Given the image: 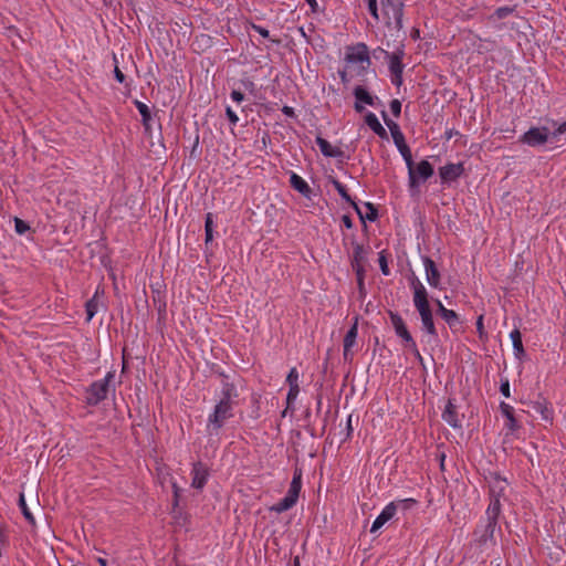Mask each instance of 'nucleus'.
Segmentation results:
<instances>
[{
    "label": "nucleus",
    "instance_id": "f257e3e1",
    "mask_svg": "<svg viewBox=\"0 0 566 566\" xmlns=\"http://www.w3.org/2000/svg\"><path fill=\"white\" fill-rule=\"evenodd\" d=\"M410 287L413 292L412 302L419 313L422 331L429 336V340H438L439 335L434 325L432 310L429 304L427 289L417 276H413L410 280Z\"/></svg>",
    "mask_w": 566,
    "mask_h": 566
},
{
    "label": "nucleus",
    "instance_id": "f03ea898",
    "mask_svg": "<svg viewBox=\"0 0 566 566\" xmlns=\"http://www.w3.org/2000/svg\"><path fill=\"white\" fill-rule=\"evenodd\" d=\"M501 514V502L499 496H492L486 507L485 515L476 526L475 534L481 544L494 541V534L497 528V520Z\"/></svg>",
    "mask_w": 566,
    "mask_h": 566
},
{
    "label": "nucleus",
    "instance_id": "7ed1b4c3",
    "mask_svg": "<svg viewBox=\"0 0 566 566\" xmlns=\"http://www.w3.org/2000/svg\"><path fill=\"white\" fill-rule=\"evenodd\" d=\"M562 135H566V122L558 124L552 133L545 126L532 127L520 137V142L530 147H537L548 140L557 143L560 140Z\"/></svg>",
    "mask_w": 566,
    "mask_h": 566
},
{
    "label": "nucleus",
    "instance_id": "20e7f679",
    "mask_svg": "<svg viewBox=\"0 0 566 566\" xmlns=\"http://www.w3.org/2000/svg\"><path fill=\"white\" fill-rule=\"evenodd\" d=\"M234 405L226 401H218L214 405L212 412L208 416L207 420V432L218 434L223 428L226 421L233 417Z\"/></svg>",
    "mask_w": 566,
    "mask_h": 566
},
{
    "label": "nucleus",
    "instance_id": "39448f33",
    "mask_svg": "<svg viewBox=\"0 0 566 566\" xmlns=\"http://www.w3.org/2000/svg\"><path fill=\"white\" fill-rule=\"evenodd\" d=\"M115 378V371H108L103 379L96 380L86 389L85 402L88 406H96L107 398L111 382Z\"/></svg>",
    "mask_w": 566,
    "mask_h": 566
},
{
    "label": "nucleus",
    "instance_id": "423d86ee",
    "mask_svg": "<svg viewBox=\"0 0 566 566\" xmlns=\"http://www.w3.org/2000/svg\"><path fill=\"white\" fill-rule=\"evenodd\" d=\"M380 4L386 24H395L397 28H401L403 1L382 0Z\"/></svg>",
    "mask_w": 566,
    "mask_h": 566
},
{
    "label": "nucleus",
    "instance_id": "0eeeda50",
    "mask_svg": "<svg viewBox=\"0 0 566 566\" xmlns=\"http://www.w3.org/2000/svg\"><path fill=\"white\" fill-rule=\"evenodd\" d=\"M355 98H356V112H361L365 106L377 107L380 105L379 98L368 92L361 85H356L355 90Z\"/></svg>",
    "mask_w": 566,
    "mask_h": 566
},
{
    "label": "nucleus",
    "instance_id": "6e6552de",
    "mask_svg": "<svg viewBox=\"0 0 566 566\" xmlns=\"http://www.w3.org/2000/svg\"><path fill=\"white\" fill-rule=\"evenodd\" d=\"M424 273H426V281L428 284L433 289H440L441 285V274L438 270L434 261L430 259L429 256H422L421 258Z\"/></svg>",
    "mask_w": 566,
    "mask_h": 566
},
{
    "label": "nucleus",
    "instance_id": "1a4fd4ad",
    "mask_svg": "<svg viewBox=\"0 0 566 566\" xmlns=\"http://www.w3.org/2000/svg\"><path fill=\"white\" fill-rule=\"evenodd\" d=\"M191 486L197 490H202L207 484L209 478V470L201 461L192 463L191 468Z\"/></svg>",
    "mask_w": 566,
    "mask_h": 566
},
{
    "label": "nucleus",
    "instance_id": "9d476101",
    "mask_svg": "<svg viewBox=\"0 0 566 566\" xmlns=\"http://www.w3.org/2000/svg\"><path fill=\"white\" fill-rule=\"evenodd\" d=\"M356 75H359L361 72H368L371 62L369 50L365 43H356Z\"/></svg>",
    "mask_w": 566,
    "mask_h": 566
},
{
    "label": "nucleus",
    "instance_id": "9b49d317",
    "mask_svg": "<svg viewBox=\"0 0 566 566\" xmlns=\"http://www.w3.org/2000/svg\"><path fill=\"white\" fill-rule=\"evenodd\" d=\"M464 172L462 163L448 164L439 168V176L443 184H449L457 180Z\"/></svg>",
    "mask_w": 566,
    "mask_h": 566
},
{
    "label": "nucleus",
    "instance_id": "f8f14e48",
    "mask_svg": "<svg viewBox=\"0 0 566 566\" xmlns=\"http://www.w3.org/2000/svg\"><path fill=\"white\" fill-rule=\"evenodd\" d=\"M500 411H501L502 416L505 418L504 427L507 430V432L513 434L516 431H518L521 428V424L517 421V419L515 418L514 408L511 405L502 401L500 403Z\"/></svg>",
    "mask_w": 566,
    "mask_h": 566
},
{
    "label": "nucleus",
    "instance_id": "ddd939ff",
    "mask_svg": "<svg viewBox=\"0 0 566 566\" xmlns=\"http://www.w3.org/2000/svg\"><path fill=\"white\" fill-rule=\"evenodd\" d=\"M397 512V505L395 502H390L387 504L380 514L375 518L373 525L370 527L371 533H376L379 528H381L388 521H390Z\"/></svg>",
    "mask_w": 566,
    "mask_h": 566
},
{
    "label": "nucleus",
    "instance_id": "4468645a",
    "mask_svg": "<svg viewBox=\"0 0 566 566\" xmlns=\"http://www.w3.org/2000/svg\"><path fill=\"white\" fill-rule=\"evenodd\" d=\"M389 71L391 73V83L396 86L402 84L403 64L398 54H391L389 57Z\"/></svg>",
    "mask_w": 566,
    "mask_h": 566
},
{
    "label": "nucleus",
    "instance_id": "2eb2a0df",
    "mask_svg": "<svg viewBox=\"0 0 566 566\" xmlns=\"http://www.w3.org/2000/svg\"><path fill=\"white\" fill-rule=\"evenodd\" d=\"M345 61L346 65L343 69L337 70V74L344 84V86H347V84L350 82L352 76H348V69H350V65L354 63V45H347L345 49Z\"/></svg>",
    "mask_w": 566,
    "mask_h": 566
},
{
    "label": "nucleus",
    "instance_id": "dca6fc26",
    "mask_svg": "<svg viewBox=\"0 0 566 566\" xmlns=\"http://www.w3.org/2000/svg\"><path fill=\"white\" fill-rule=\"evenodd\" d=\"M239 397L235 380L223 381L221 385L220 401H226L235 405V399Z\"/></svg>",
    "mask_w": 566,
    "mask_h": 566
},
{
    "label": "nucleus",
    "instance_id": "f3484780",
    "mask_svg": "<svg viewBox=\"0 0 566 566\" xmlns=\"http://www.w3.org/2000/svg\"><path fill=\"white\" fill-rule=\"evenodd\" d=\"M381 116L384 118L386 126L390 130V134H391V137H392V140H394L396 147L406 143L405 135L401 132L399 125L396 122L388 118L386 111H381Z\"/></svg>",
    "mask_w": 566,
    "mask_h": 566
},
{
    "label": "nucleus",
    "instance_id": "a211bd4d",
    "mask_svg": "<svg viewBox=\"0 0 566 566\" xmlns=\"http://www.w3.org/2000/svg\"><path fill=\"white\" fill-rule=\"evenodd\" d=\"M397 149L399 150L400 155L405 159L406 165L408 167L409 184L415 185L416 184V172H415V168H413V159H412L411 150H410L409 146L407 145V143H403V144L397 146Z\"/></svg>",
    "mask_w": 566,
    "mask_h": 566
},
{
    "label": "nucleus",
    "instance_id": "6ab92c4d",
    "mask_svg": "<svg viewBox=\"0 0 566 566\" xmlns=\"http://www.w3.org/2000/svg\"><path fill=\"white\" fill-rule=\"evenodd\" d=\"M290 185L294 190L298 191L305 198H308V199L311 198V196L313 193L312 188L308 186V184L302 177H300L297 174H295L293 171L291 172V176H290Z\"/></svg>",
    "mask_w": 566,
    "mask_h": 566
},
{
    "label": "nucleus",
    "instance_id": "aec40b11",
    "mask_svg": "<svg viewBox=\"0 0 566 566\" xmlns=\"http://www.w3.org/2000/svg\"><path fill=\"white\" fill-rule=\"evenodd\" d=\"M442 419L452 428L461 427V420L458 416L457 407L452 403L451 400L448 401L442 412Z\"/></svg>",
    "mask_w": 566,
    "mask_h": 566
},
{
    "label": "nucleus",
    "instance_id": "412c9836",
    "mask_svg": "<svg viewBox=\"0 0 566 566\" xmlns=\"http://www.w3.org/2000/svg\"><path fill=\"white\" fill-rule=\"evenodd\" d=\"M365 123L378 137H380L381 139L388 138L387 130L384 128V126L380 124L379 119L374 113L369 112L366 114Z\"/></svg>",
    "mask_w": 566,
    "mask_h": 566
},
{
    "label": "nucleus",
    "instance_id": "4be33fe9",
    "mask_svg": "<svg viewBox=\"0 0 566 566\" xmlns=\"http://www.w3.org/2000/svg\"><path fill=\"white\" fill-rule=\"evenodd\" d=\"M356 214L358 216L359 220L365 224L366 221H375L378 217V211L376 207L370 202L364 203V209H360L356 205Z\"/></svg>",
    "mask_w": 566,
    "mask_h": 566
},
{
    "label": "nucleus",
    "instance_id": "5701e85b",
    "mask_svg": "<svg viewBox=\"0 0 566 566\" xmlns=\"http://www.w3.org/2000/svg\"><path fill=\"white\" fill-rule=\"evenodd\" d=\"M302 475H303L302 469L296 467L293 471V478H292L289 491L286 493L287 495L292 496L296 501L298 500L300 492L302 489Z\"/></svg>",
    "mask_w": 566,
    "mask_h": 566
},
{
    "label": "nucleus",
    "instance_id": "b1692460",
    "mask_svg": "<svg viewBox=\"0 0 566 566\" xmlns=\"http://www.w3.org/2000/svg\"><path fill=\"white\" fill-rule=\"evenodd\" d=\"M416 184L411 185L412 187L417 186L419 184V180H427L433 175V167L428 160H421L416 169Z\"/></svg>",
    "mask_w": 566,
    "mask_h": 566
},
{
    "label": "nucleus",
    "instance_id": "393cba45",
    "mask_svg": "<svg viewBox=\"0 0 566 566\" xmlns=\"http://www.w3.org/2000/svg\"><path fill=\"white\" fill-rule=\"evenodd\" d=\"M532 409L535 412L539 413L543 420H545L547 422L553 421L554 411L547 401H545V400L534 401V402H532Z\"/></svg>",
    "mask_w": 566,
    "mask_h": 566
},
{
    "label": "nucleus",
    "instance_id": "a878e982",
    "mask_svg": "<svg viewBox=\"0 0 566 566\" xmlns=\"http://www.w3.org/2000/svg\"><path fill=\"white\" fill-rule=\"evenodd\" d=\"M316 145L318 146L321 153L326 157L338 158L343 156V153L339 148L332 146L325 138L317 136Z\"/></svg>",
    "mask_w": 566,
    "mask_h": 566
},
{
    "label": "nucleus",
    "instance_id": "bb28decb",
    "mask_svg": "<svg viewBox=\"0 0 566 566\" xmlns=\"http://www.w3.org/2000/svg\"><path fill=\"white\" fill-rule=\"evenodd\" d=\"M510 338L513 345V353L515 358L522 359L525 356V349L522 342V334L518 328H514L510 333Z\"/></svg>",
    "mask_w": 566,
    "mask_h": 566
},
{
    "label": "nucleus",
    "instance_id": "cd10ccee",
    "mask_svg": "<svg viewBox=\"0 0 566 566\" xmlns=\"http://www.w3.org/2000/svg\"><path fill=\"white\" fill-rule=\"evenodd\" d=\"M136 108L138 109L142 116V124L146 132L150 130V120H151V112L150 108L143 102L136 99L134 101Z\"/></svg>",
    "mask_w": 566,
    "mask_h": 566
},
{
    "label": "nucleus",
    "instance_id": "c85d7f7f",
    "mask_svg": "<svg viewBox=\"0 0 566 566\" xmlns=\"http://www.w3.org/2000/svg\"><path fill=\"white\" fill-rule=\"evenodd\" d=\"M354 345V325L347 331L344 338V359L348 363H352L354 359V353L352 352V346Z\"/></svg>",
    "mask_w": 566,
    "mask_h": 566
},
{
    "label": "nucleus",
    "instance_id": "c756f323",
    "mask_svg": "<svg viewBox=\"0 0 566 566\" xmlns=\"http://www.w3.org/2000/svg\"><path fill=\"white\" fill-rule=\"evenodd\" d=\"M296 502L297 501L295 499L286 494L282 500L272 505L270 511L275 513H283L291 510L296 504Z\"/></svg>",
    "mask_w": 566,
    "mask_h": 566
},
{
    "label": "nucleus",
    "instance_id": "7c9ffc66",
    "mask_svg": "<svg viewBox=\"0 0 566 566\" xmlns=\"http://www.w3.org/2000/svg\"><path fill=\"white\" fill-rule=\"evenodd\" d=\"M300 394V386L289 387L287 396H286V407L282 411V417L284 418L289 411L293 412L294 408V401L296 400L297 396Z\"/></svg>",
    "mask_w": 566,
    "mask_h": 566
},
{
    "label": "nucleus",
    "instance_id": "2f4dec72",
    "mask_svg": "<svg viewBox=\"0 0 566 566\" xmlns=\"http://www.w3.org/2000/svg\"><path fill=\"white\" fill-rule=\"evenodd\" d=\"M389 318L395 334L399 336L407 328L403 318L396 312H389Z\"/></svg>",
    "mask_w": 566,
    "mask_h": 566
},
{
    "label": "nucleus",
    "instance_id": "473e14b6",
    "mask_svg": "<svg viewBox=\"0 0 566 566\" xmlns=\"http://www.w3.org/2000/svg\"><path fill=\"white\" fill-rule=\"evenodd\" d=\"M98 290H96L94 296L85 303L86 321L90 322L98 311Z\"/></svg>",
    "mask_w": 566,
    "mask_h": 566
},
{
    "label": "nucleus",
    "instance_id": "72a5a7b5",
    "mask_svg": "<svg viewBox=\"0 0 566 566\" xmlns=\"http://www.w3.org/2000/svg\"><path fill=\"white\" fill-rule=\"evenodd\" d=\"M18 505L21 510V513L22 515L24 516V518L32 525V526H35V518L33 516V514L31 513V511L29 510L28 505H27V502H25V497H24V494L21 493L20 496H19V501H18Z\"/></svg>",
    "mask_w": 566,
    "mask_h": 566
},
{
    "label": "nucleus",
    "instance_id": "f704fd0d",
    "mask_svg": "<svg viewBox=\"0 0 566 566\" xmlns=\"http://www.w3.org/2000/svg\"><path fill=\"white\" fill-rule=\"evenodd\" d=\"M332 182H333L335 189L337 190V192L339 193V196L344 200H346V202H348L352 207H354V198L349 195L348 189L346 188V186L343 185L337 179H333Z\"/></svg>",
    "mask_w": 566,
    "mask_h": 566
},
{
    "label": "nucleus",
    "instance_id": "c9c22d12",
    "mask_svg": "<svg viewBox=\"0 0 566 566\" xmlns=\"http://www.w3.org/2000/svg\"><path fill=\"white\" fill-rule=\"evenodd\" d=\"M234 86L238 85V87H241V91L249 92L250 94L254 95L256 92V85L255 83L248 76H244L240 78L237 83L233 84Z\"/></svg>",
    "mask_w": 566,
    "mask_h": 566
},
{
    "label": "nucleus",
    "instance_id": "e433bc0d",
    "mask_svg": "<svg viewBox=\"0 0 566 566\" xmlns=\"http://www.w3.org/2000/svg\"><path fill=\"white\" fill-rule=\"evenodd\" d=\"M440 316L446 321L450 328L455 327L460 323L459 316L453 310H443Z\"/></svg>",
    "mask_w": 566,
    "mask_h": 566
},
{
    "label": "nucleus",
    "instance_id": "4c0bfd02",
    "mask_svg": "<svg viewBox=\"0 0 566 566\" xmlns=\"http://www.w3.org/2000/svg\"><path fill=\"white\" fill-rule=\"evenodd\" d=\"M513 12H514V7H509V6L500 7L494 11V13L490 17V19L502 20V19H505L506 17H509L510 14H512Z\"/></svg>",
    "mask_w": 566,
    "mask_h": 566
},
{
    "label": "nucleus",
    "instance_id": "58836bf2",
    "mask_svg": "<svg viewBox=\"0 0 566 566\" xmlns=\"http://www.w3.org/2000/svg\"><path fill=\"white\" fill-rule=\"evenodd\" d=\"M206 243H209L213 239V220L212 213H207L205 222Z\"/></svg>",
    "mask_w": 566,
    "mask_h": 566
},
{
    "label": "nucleus",
    "instance_id": "ea45409f",
    "mask_svg": "<svg viewBox=\"0 0 566 566\" xmlns=\"http://www.w3.org/2000/svg\"><path fill=\"white\" fill-rule=\"evenodd\" d=\"M113 60H114V63H115V65H114V76H115V80L118 83L124 84L125 86H129V84L126 81L125 74L122 72V70L118 66V60H117V56L115 54L113 55Z\"/></svg>",
    "mask_w": 566,
    "mask_h": 566
},
{
    "label": "nucleus",
    "instance_id": "a19ab883",
    "mask_svg": "<svg viewBox=\"0 0 566 566\" xmlns=\"http://www.w3.org/2000/svg\"><path fill=\"white\" fill-rule=\"evenodd\" d=\"M398 337L401 339L402 346L405 348L413 347V344L416 343L408 327L405 328L403 332Z\"/></svg>",
    "mask_w": 566,
    "mask_h": 566
},
{
    "label": "nucleus",
    "instance_id": "79ce46f5",
    "mask_svg": "<svg viewBox=\"0 0 566 566\" xmlns=\"http://www.w3.org/2000/svg\"><path fill=\"white\" fill-rule=\"evenodd\" d=\"M378 263L380 266V271L385 276H388L390 274V270L388 266V261L385 254V251H381L378 256Z\"/></svg>",
    "mask_w": 566,
    "mask_h": 566
},
{
    "label": "nucleus",
    "instance_id": "37998d69",
    "mask_svg": "<svg viewBox=\"0 0 566 566\" xmlns=\"http://www.w3.org/2000/svg\"><path fill=\"white\" fill-rule=\"evenodd\" d=\"M14 229L18 234H24L27 231L30 230V226L22 219L15 217L14 218Z\"/></svg>",
    "mask_w": 566,
    "mask_h": 566
},
{
    "label": "nucleus",
    "instance_id": "c03bdc74",
    "mask_svg": "<svg viewBox=\"0 0 566 566\" xmlns=\"http://www.w3.org/2000/svg\"><path fill=\"white\" fill-rule=\"evenodd\" d=\"M286 382L289 387L300 386L298 385V373L295 367L291 368L290 373L286 376Z\"/></svg>",
    "mask_w": 566,
    "mask_h": 566
},
{
    "label": "nucleus",
    "instance_id": "a18cd8bd",
    "mask_svg": "<svg viewBox=\"0 0 566 566\" xmlns=\"http://www.w3.org/2000/svg\"><path fill=\"white\" fill-rule=\"evenodd\" d=\"M230 97H231V99L233 102H235L238 104L243 102L244 98H245L243 92L241 91V87H235L234 85H233V88H232V91L230 93Z\"/></svg>",
    "mask_w": 566,
    "mask_h": 566
},
{
    "label": "nucleus",
    "instance_id": "49530a36",
    "mask_svg": "<svg viewBox=\"0 0 566 566\" xmlns=\"http://www.w3.org/2000/svg\"><path fill=\"white\" fill-rule=\"evenodd\" d=\"M154 304L157 307L159 314L166 313V302L160 296L159 291H157V296H154Z\"/></svg>",
    "mask_w": 566,
    "mask_h": 566
},
{
    "label": "nucleus",
    "instance_id": "de8ad7c7",
    "mask_svg": "<svg viewBox=\"0 0 566 566\" xmlns=\"http://www.w3.org/2000/svg\"><path fill=\"white\" fill-rule=\"evenodd\" d=\"M395 503L397 505V510L401 509V510L406 511V510L411 509L413 505H416L417 502L413 499H403V500H399Z\"/></svg>",
    "mask_w": 566,
    "mask_h": 566
},
{
    "label": "nucleus",
    "instance_id": "09e8293b",
    "mask_svg": "<svg viewBox=\"0 0 566 566\" xmlns=\"http://www.w3.org/2000/svg\"><path fill=\"white\" fill-rule=\"evenodd\" d=\"M475 325H476V332L479 334L480 339L485 340L488 335H486V332L484 329L483 315H480L478 317Z\"/></svg>",
    "mask_w": 566,
    "mask_h": 566
},
{
    "label": "nucleus",
    "instance_id": "8fccbe9b",
    "mask_svg": "<svg viewBox=\"0 0 566 566\" xmlns=\"http://www.w3.org/2000/svg\"><path fill=\"white\" fill-rule=\"evenodd\" d=\"M368 3V10L369 13L376 19L379 20V13H378V2L377 0H365Z\"/></svg>",
    "mask_w": 566,
    "mask_h": 566
},
{
    "label": "nucleus",
    "instance_id": "3c124183",
    "mask_svg": "<svg viewBox=\"0 0 566 566\" xmlns=\"http://www.w3.org/2000/svg\"><path fill=\"white\" fill-rule=\"evenodd\" d=\"M389 108H390V112L392 113V115L395 117H399L400 116L401 103H400L399 99L395 98V99L390 101Z\"/></svg>",
    "mask_w": 566,
    "mask_h": 566
},
{
    "label": "nucleus",
    "instance_id": "603ef678",
    "mask_svg": "<svg viewBox=\"0 0 566 566\" xmlns=\"http://www.w3.org/2000/svg\"><path fill=\"white\" fill-rule=\"evenodd\" d=\"M344 387L348 390V394H346V398L348 397V395L354 394V377H352L349 373H347L344 378Z\"/></svg>",
    "mask_w": 566,
    "mask_h": 566
},
{
    "label": "nucleus",
    "instance_id": "864d4df0",
    "mask_svg": "<svg viewBox=\"0 0 566 566\" xmlns=\"http://www.w3.org/2000/svg\"><path fill=\"white\" fill-rule=\"evenodd\" d=\"M500 392H501L505 398H510V397H511V391H510V381H509V379H507V378H502V379H501Z\"/></svg>",
    "mask_w": 566,
    "mask_h": 566
},
{
    "label": "nucleus",
    "instance_id": "5fc2aeb1",
    "mask_svg": "<svg viewBox=\"0 0 566 566\" xmlns=\"http://www.w3.org/2000/svg\"><path fill=\"white\" fill-rule=\"evenodd\" d=\"M226 116L231 125L235 126L238 124L239 117L230 106L226 107Z\"/></svg>",
    "mask_w": 566,
    "mask_h": 566
},
{
    "label": "nucleus",
    "instance_id": "6e6d98bb",
    "mask_svg": "<svg viewBox=\"0 0 566 566\" xmlns=\"http://www.w3.org/2000/svg\"><path fill=\"white\" fill-rule=\"evenodd\" d=\"M251 400H252V403L255 407V408H253L252 418L258 419V418H260V412H259V410H260V406H259L260 396L256 395V394H253L251 396Z\"/></svg>",
    "mask_w": 566,
    "mask_h": 566
},
{
    "label": "nucleus",
    "instance_id": "4d7b16f0",
    "mask_svg": "<svg viewBox=\"0 0 566 566\" xmlns=\"http://www.w3.org/2000/svg\"><path fill=\"white\" fill-rule=\"evenodd\" d=\"M181 492H182V490L178 486L177 483L174 482L172 483V493H174L172 506L174 507L178 506Z\"/></svg>",
    "mask_w": 566,
    "mask_h": 566
},
{
    "label": "nucleus",
    "instance_id": "13d9d810",
    "mask_svg": "<svg viewBox=\"0 0 566 566\" xmlns=\"http://www.w3.org/2000/svg\"><path fill=\"white\" fill-rule=\"evenodd\" d=\"M251 29H252L253 31H255L256 33H259V34H260L262 38H264V39H269V38H270L269 30H268V29H265V28H264V27H262V25H259V24H254V23H252V24H251Z\"/></svg>",
    "mask_w": 566,
    "mask_h": 566
},
{
    "label": "nucleus",
    "instance_id": "bf43d9fd",
    "mask_svg": "<svg viewBox=\"0 0 566 566\" xmlns=\"http://www.w3.org/2000/svg\"><path fill=\"white\" fill-rule=\"evenodd\" d=\"M356 283H357L358 289H359V294L363 295L364 283H363V279L360 276V270L357 266H356Z\"/></svg>",
    "mask_w": 566,
    "mask_h": 566
},
{
    "label": "nucleus",
    "instance_id": "052dcab7",
    "mask_svg": "<svg viewBox=\"0 0 566 566\" xmlns=\"http://www.w3.org/2000/svg\"><path fill=\"white\" fill-rule=\"evenodd\" d=\"M408 350L411 352V354L420 361L422 363L423 361V358L418 349V346H417V343L413 344V347H408L407 348Z\"/></svg>",
    "mask_w": 566,
    "mask_h": 566
},
{
    "label": "nucleus",
    "instance_id": "680f3d73",
    "mask_svg": "<svg viewBox=\"0 0 566 566\" xmlns=\"http://www.w3.org/2000/svg\"><path fill=\"white\" fill-rule=\"evenodd\" d=\"M352 430H353V428H352V415H349L347 417V422H346V438L340 440V444H343L346 441V439L350 436Z\"/></svg>",
    "mask_w": 566,
    "mask_h": 566
},
{
    "label": "nucleus",
    "instance_id": "e2e57ef3",
    "mask_svg": "<svg viewBox=\"0 0 566 566\" xmlns=\"http://www.w3.org/2000/svg\"><path fill=\"white\" fill-rule=\"evenodd\" d=\"M342 221L347 229H352L354 227L350 214H344Z\"/></svg>",
    "mask_w": 566,
    "mask_h": 566
},
{
    "label": "nucleus",
    "instance_id": "0e129e2a",
    "mask_svg": "<svg viewBox=\"0 0 566 566\" xmlns=\"http://www.w3.org/2000/svg\"><path fill=\"white\" fill-rule=\"evenodd\" d=\"M216 374H218V376L221 378V385L223 384V381H230L232 380L233 378L226 374L223 370H216Z\"/></svg>",
    "mask_w": 566,
    "mask_h": 566
},
{
    "label": "nucleus",
    "instance_id": "69168bd1",
    "mask_svg": "<svg viewBox=\"0 0 566 566\" xmlns=\"http://www.w3.org/2000/svg\"><path fill=\"white\" fill-rule=\"evenodd\" d=\"M282 113L284 115H286L287 117H294L295 116V112H294V108L291 107V106H287V105H284L282 107Z\"/></svg>",
    "mask_w": 566,
    "mask_h": 566
},
{
    "label": "nucleus",
    "instance_id": "338daca9",
    "mask_svg": "<svg viewBox=\"0 0 566 566\" xmlns=\"http://www.w3.org/2000/svg\"><path fill=\"white\" fill-rule=\"evenodd\" d=\"M305 1L311 7V10L313 12H317L318 11V2L316 0H305Z\"/></svg>",
    "mask_w": 566,
    "mask_h": 566
},
{
    "label": "nucleus",
    "instance_id": "774afa93",
    "mask_svg": "<svg viewBox=\"0 0 566 566\" xmlns=\"http://www.w3.org/2000/svg\"><path fill=\"white\" fill-rule=\"evenodd\" d=\"M436 304H437V312L439 315H441L442 311L447 310V307H444V305L441 303L440 300H436Z\"/></svg>",
    "mask_w": 566,
    "mask_h": 566
}]
</instances>
